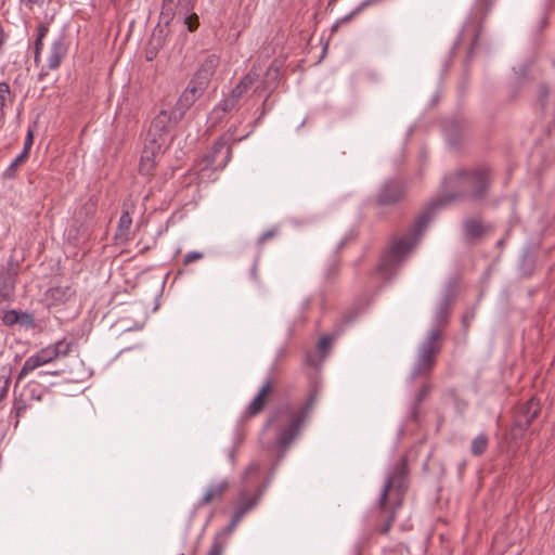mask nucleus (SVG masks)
<instances>
[{
  "label": "nucleus",
  "mask_w": 555,
  "mask_h": 555,
  "mask_svg": "<svg viewBox=\"0 0 555 555\" xmlns=\"http://www.w3.org/2000/svg\"><path fill=\"white\" fill-rule=\"evenodd\" d=\"M473 317H474V315H470V317L468 318L467 315H465V317L463 318V322H464V324H465V325H467L468 321H469L470 319H473Z\"/></svg>",
  "instance_id": "37998d69"
},
{
  "label": "nucleus",
  "mask_w": 555,
  "mask_h": 555,
  "mask_svg": "<svg viewBox=\"0 0 555 555\" xmlns=\"http://www.w3.org/2000/svg\"><path fill=\"white\" fill-rule=\"evenodd\" d=\"M183 117L184 115L176 107L171 111L162 109L151 122L149 137L158 141L163 134L168 133L178 125Z\"/></svg>",
  "instance_id": "1a4fd4ad"
},
{
  "label": "nucleus",
  "mask_w": 555,
  "mask_h": 555,
  "mask_svg": "<svg viewBox=\"0 0 555 555\" xmlns=\"http://www.w3.org/2000/svg\"><path fill=\"white\" fill-rule=\"evenodd\" d=\"M162 143L156 139H151L142 151L139 171L143 176L152 175L160 155Z\"/></svg>",
  "instance_id": "ddd939ff"
},
{
  "label": "nucleus",
  "mask_w": 555,
  "mask_h": 555,
  "mask_svg": "<svg viewBox=\"0 0 555 555\" xmlns=\"http://www.w3.org/2000/svg\"><path fill=\"white\" fill-rule=\"evenodd\" d=\"M75 291L69 285L50 287L44 294V302L49 308H56L73 300Z\"/></svg>",
  "instance_id": "f3484780"
},
{
  "label": "nucleus",
  "mask_w": 555,
  "mask_h": 555,
  "mask_svg": "<svg viewBox=\"0 0 555 555\" xmlns=\"http://www.w3.org/2000/svg\"><path fill=\"white\" fill-rule=\"evenodd\" d=\"M261 496V490L258 493L240 490L237 498L233 502L232 519L224 529L215 535L207 555L224 554L229 535L233 532L244 516L258 505Z\"/></svg>",
  "instance_id": "20e7f679"
},
{
  "label": "nucleus",
  "mask_w": 555,
  "mask_h": 555,
  "mask_svg": "<svg viewBox=\"0 0 555 555\" xmlns=\"http://www.w3.org/2000/svg\"><path fill=\"white\" fill-rule=\"evenodd\" d=\"M318 400V389L312 388L305 403L294 405L285 404L268 420V425L275 430L276 444L281 454L285 453L289 444L297 438L300 427L309 417Z\"/></svg>",
  "instance_id": "f03ea898"
},
{
  "label": "nucleus",
  "mask_w": 555,
  "mask_h": 555,
  "mask_svg": "<svg viewBox=\"0 0 555 555\" xmlns=\"http://www.w3.org/2000/svg\"><path fill=\"white\" fill-rule=\"evenodd\" d=\"M235 127H231L224 132L214 144L211 150L205 155L204 168H211L214 170L223 169L232 157V147L237 142L243 141L248 137V133L241 138H235Z\"/></svg>",
  "instance_id": "423d86ee"
},
{
  "label": "nucleus",
  "mask_w": 555,
  "mask_h": 555,
  "mask_svg": "<svg viewBox=\"0 0 555 555\" xmlns=\"http://www.w3.org/2000/svg\"><path fill=\"white\" fill-rule=\"evenodd\" d=\"M52 375H59L60 373L57 371L51 372Z\"/></svg>",
  "instance_id": "c03bdc74"
},
{
  "label": "nucleus",
  "mask_w": 555,
  "mask_h": 555,
  "mask_svg": "<svg viewBox=\"0 0 555 555\" xmlns=\"http://www.w3.org/2000/svg\"><path fill=\"white\" fill-rule=\"evenodd\" d=\"M406 488V462L402 459L388 475L378 499L380 517L385 518V525L379 529L380 533L386 534L390 530L396 519V513L402 506Z\"/></svg>",
  "instance_id": "7ed1b4c3"
},
{
  "label": "nucleus",
  "mask_w": 555,
  "mask_h": 555,
  "mask_svg": "<svg viewBox=\"0 0 555 555\" xmlns=\"http://www.w3.org/2000/svg\"><path fill=\"white\" fill-rule=\"evenodd\" d=\"M205 90L206 88L190 80L188 87L178 99L175 107L185 115L186 111L203 95Z\"/></svg>",
  "instance_id": "a211bd4d"
},
{
  "label": "nucleus",
  "mask_w": 555,
  "mask_h": 555,
  "mask_svg": "<svg viewBox=\"0 0 555 555\" xmlns=\"http://www.w3.org/2000/svg\"><path fill=\"white\" fill-rule=\"evenodd\" d=\"M494 2L495 0H476L470 12L472 23L482 24Z\"/></svg>",
  "instance_id": "393cba45"
},
{
  "label": "nucleus",
  "mask_w": 555,
  "mask_h": 555,
  "mask_svg": "<svg viewBox=\"0 0 555 555\" xmlns=\"http://www.w3.org/2000/svg\"><path fill=\"white\" fill-rule=\"evenodd\" d=\"M271 391L272 383L268 380L262 385L257 396L253 399V401L249 403L247 408V412L250 416L257 415L263 410L267 402V397L270 395Z\"/></svg>",
  "instance_id": "5701e85b"
},
{
  "label": "nucleus",
  "mask_w": 555,
  "mask_h": 555,
  "mask_svg": "<svg viewBox=\"0 0 555 555\" xmlns=\"http://www.w3.org/2000/svg\"><path fill=\"white\" fill-rule=\"evenodd\" d=\"M219 65V59L215 54L207 55L201 63L192 77V81L207 89L216 68Z\"/></svg>",
  "instance_id": "dca6fc26"
},
{
  "label": "nucleus",
  "mask_w": 555,
  "mask_h": 555,
  "mask_svg": "<svg viewBox=\"0 0 555 555\" xmlns=\"http://www.w3.org/2000/svg\"><path fill=\"white\" fill-rule=\"evenodd\" d=\"M49 33V27L47 24H40L37 28V38L35 41V53H34V62L36 65L40 63L41 60V51L43 48V39Z\"/></svg>",
  "instance_id": "a878e982"
},
{
  "label": "nucleus",
  "mask_w": 555,
  "mask_h": 555,
  "mask_svg": "<svg viewBox=\"0 0 555 555\" xmlns=\"http://www.w3.org/2000/svg\"><path fill=\"white\" fill-rule=\"evenodd\" d=\"M259 73L255 66L238 81V83L230 91L228 96L219 102L215 108V113H230L236 108L241 100L247 94L254 83L258 80Z\"/></svg>",
  "instance_id": "6e6552de"
},
{
  "label": "nucleus",
  "mask_w": 555,
  "mask_h": 555,
  "mask_svg": "<svg viewBox=\"0 0 555 555\" xmlns=\"http://www.w3.org/2000/svg\"><path fill=\"white\" fill-rule=\"evenodd\" d=\"M46 75V73H43V69L41 70V73L39 74L40 78Z\"/></svg>",
  "instance_id": "a18cd8bd"
},
{
  "label": "nucleus",
  "mask_w": 555,
  "mask_h": 555,
  "mask_svg": "<svg viewBox=\"0 0 555 555\" xmlns=\"http://www.w3.org/2000/svg\"><path fill=\"white\" fill-rule=\"evenodd\" d=\"M203 258V254L199 253V251H191L189 254L185 255L184 257V260H183V263L184 264H190L196 260H199Z\"/></svg>",
  "instance_id": "e433bc0d"
},
{
  "label": "nucleus",
  "mask_w": 555,
  "mask_h": 555,
  "mask_svg": "<svg viewBox=\"0 0 555 555\" xmlns=\"http://www.w3.org/2000/svg\"><path fill=\"white\" fill-rule=\"evenodd\" d=\"M227 479L208 485L203 493L202 499L197 502V507L208 505L212 502L221 501L229 489Z\"/></svg>",
  "instance_id": "6ab92c4d"
},
{
  "label": "nucleus",
  "mask_w": 555,
  "mask_h": 555,
  "mask_svg": "<svg viewBox=\"0 0 555 555\" xmlns=\"http://www.w3.org/2000/svg\"><path fill=\"white\" fill-rule=\"evenodd\" d=\"M379 1L380 0H364L354 10H352L349 14H347L345 17H343L341 22H349V21H351L354 16L360 14L365 8H367V7L372 5V4H375V3L379 2Z\"/></svg>",
  "instance_id": "473e14b6"
},
{
  "label": "nucleus",
  "mask_w": 555,
  "mask_h": 555,
  "mask_svg": "<svg viewBox=\"0 0 555 555\" xmlns=\"http://www.w3.org/2000/svg\"><path fill=\"white\" fill-rule=\"evenodd\" d=\"M489 439L487 435L479 434L477 437H475L470 444V452L474 456H480L482 455L487 448H488Z\"/></svg>",
  "instance_id": "bb28decb"
},
{
  "label": "nucleus",
  "mask_w": 555,
  "mask_h": 555,
  "mask_svg": "<svg viewBox=\"0 0 555 555\" xmlns=\"http://www.w3.org/2000/svg\"><path fill=\"white\" fill-rule=\"evenodd\" d=\"M22 3H25L29 9L34 5L41 7L44 3V0H20Z\"/></svg>",
  "instance_id": "58836bf2"
},
{
  "label": "nucleus",
  "mask_w": 555,
  "mask_h": 555,
  "mask_svg": "<svg viewBox=\"0 0 555 555\" xmlns=\"http://www.w3.org/2000/svg\"><path fill=\"white\" fill-rule=\"evenodd\" d=\"M33 143H34V134H33L31 130H28L22 152H25L29 156V151L33 146Z\"/></svg>",
  "instance_id": "4c0bfd02"
},
{
  "label": "nucleus",
  "mask_w": 555,
  "mask_h": 555,
  "mask_svg": "<svg viewBox=\"0 0 555 555\" xmlns=\"http://www.w3.org/2000/svg\"><path fill=\"white\" fill-rule=\"evenodd\" d=\"M67 43L63 37L55 39L50 47L49 55L47 59V68L55 70L60 67L62 61L67 54Z\"/></svg>",
  "instance_id": "412c9836"
},
{
  "label": "nucleus",
  "mask_w": 555,
  "mask_h": 555,
  "mask_svg": "<svg viewBox=\"0 0 555 555\" xmlns=\"http://www.w3.org/2000/svg\"><path fill=\"white\" fill-rule=\"evenodd\" d=\"M13 96L11 94L10 86L2 81L0 82V115L3 117L5 108L9 104H12Z\"/></svg>",
  "instance_id": "cd10ccee"
},
{
  "label": "nucleus",
  "mask_w": 555,
  "mask_h": 555,
  "mask_svg": "<svg viewBox=\"0 0 555 555\" xmlns=\"http://www.w3.org/2000/svg\"><path fill=\"white\" fill-rule=\"evenodd\" d=\"M17 270L9 267L0 273V304L11 299L16 283Z\"/></svg>",
  "instance_id": "aec40b11"
},
{
  "label": "nucleus",
  "mask_w": 555,
  "mask_h": 555,
  "mask_svg": "<svg viewBox=\"0 0 555 555\" xmlns=\"http://www.w3.org/2000/svg\"><path fill=\"white\" fill-rule=\"evenodd\" d=\"M73 349V341H68L66 339H61L55 341L54 344H50L44 348H41L36 353L29 356L17 376V380H22L33 371L50 364L59 359H64L67 357Z\"/></svg>",
  "instance_id": "39448f33"
},
{
  "label": "nucleus",
  "mask_w": 555,
  "mask_h": 555,
  "mask_svg": "<svg viewBox=\"0 0 555 555\" xmlns=\"http://www.w3.org/2000/svg\"><path fill=\"white\" fill-rule=\"evenodd\" d=\"M29 156L25 152H21L14 160L4 170L3 177L5 179H13L16 176L17 168L23 165Z\"/></svg>",
  "instance_id": "c85d7f7f"
},
{
  "label": "nucleus",
  "mask_w": 555,
  "mask_h": 555,
  "mask_svg": "<svg viewBox=\"0 0 555 555\" xmlns=\"http://www.w3.org/2000/svg\"><path fill=\"white\" fill-rule=\"evenodd\" d=\"M440 337L441 333L439 330L430 331L420 349L417 361L413 369V376L425 375L434 367L436 356L440 351V346L438 344Z\"/></svg>",
  "instance_id": "0eeeda50"
},
{
  "label": "nucleus",
  "mask_w": 555,
  "mask_h": 555,
  "mask_svg": "<svg viewBox=\"0 0 555 555\" xmlns=\"http://www.w3.org/2000/svg\"><path fill=\"white\" fill-rule=\"evenodd\" d=\"M132 217L130 212V206L124 205L122 212L119 217L117 230L115 233V240L121 243L132 240L131 237Z\"/></svg>",
  "instance_id": "4be33fe9"
},
{
  "label": "nucleus",
  "mask_w": 555,
  "mask_h": 555,
  "mask_svg": "<svg viewBox=\"0 0 555 555\" xmlns=\"http://www.w3.org/2000/svg\"><path fill=\"white\" fill-rule=\"evenodd\" d=\"M10 385V377L8 375L0 376V399L7 396Z\"/></svg>",
  "instance_id": "f704fd0d"
},
{
  "label": "nucleus",
  "mask_w": 555,
  "mask_h": 555,
  "mask_svg": "<svg viewBox=\"0 0 555 555\" xmlns=\"http://www.w3.org/2000/svg\"><path fill=\"white\" fill-rule=\"evenodd\" d=\"M405 194L404 185L398 180L386 181L377 195L379 205H391L398 203Z\"/></svg>",
  "instance_id": "4468645a"
},
{
  "label": "nucleus",
  "mask_w": 555,
  "mask_h": 555,
  "mask_svg": "<svg viewBox=\"0 0 555 555\" xmlns=\"http://www.w3.org/2000/svg\"><path fill=\"white\" fill-rule=\"evenodd\" d=\"M195 0H163L160 18L168 25L177 15L193 11Z\"/></svg>",
  "instance_id": "f8f14e48"
},
{
  "label": "nucleus",
  "mask_w": 555,
  "mask_h": 555,
  "mask_svg": "<svg viewBox=\"0 0 555 555\" xmlns=\"http://www.w3.org/2000/svg\"><path fill=\"white\" fill-rule=\"evenodd\" d=\"M229 457H230V461L234 464L235 462V454H234V450H231L230 453H229Z\"/></svg>",
  "instance_id": "79ce46f5"
},
{
  "label": "nucleus",
  "mask_w": 555,
  "mask_h": 555,
  "mask_svg": "<svg viewBox=\"0 0 555 555\" xmlns=\"http://www.w3.org/2000/svg\"><path fill=\"white\" fill-rule=\"evenodd\" d=\"M413 246L414 245H390L377 266V273L383 279H388L392 273V269L409 254Z\"/></svg>",
  "instance_id": "9b49d317"
},
{
  "label": "nucleus",
  "mask_w": 555,
  "mask_h": 555,
  "mask_svg": "<svg viewBox=\"0 0 555 555\" xmlns=\"http://www.w3.org/2000/svg\"><path fill=\"white\" fill-rule=\"evenodd\" d=\"M540 413L539 401L530 398L517 411L515 416V426L521 430H526Z\"/></svg>",
  "instance_id": "2eb2a0df"
},
{
  "label": "nucleus",
  "mask_w": 555,
  "mask_h": 555,
  "mask_svg": "<svg viewBox=\"0 0 555 555\" xmlns=\"http://www.w3.org/2000/svg\"><path fill=\"white\" fill-rule=\"evenodd\" d=\"M333 340H334V337L331 336V335H325L323 337L320 338L319 343H318V348L319 350L325 356L328 350L331 349L332 347V344H333Z\"/></svg>",
  "instance_id": "72a5a7b5"
},
{
  "label": "nucleus",
  "mask_w": 555,
  "mask_h": 555,
  "mask_svg": "<svg viewBox=\"0 0 555 555\" xmlns=\"http://www.w3.org/2000/svg\"><path fill=\"white\" fill-rule=\"evenodd\" d=\"M176 17L181 18L182 23L191 33L195 31L199 26L198 16L193 11L185 15H177Z\"/></svg>",
  "instance_id": "7c9ffc66"
},
{
  "label": "nucleus",
  "mask_w": 555,
  "mask_h": 555,
  "mask_svg": "<svg viewBox=\"0 0 555 555\" xmlns=\"http://www.w3.org/2000/svg\"><path fill=\"white\" fill-rule=\"evenodd\" d=\"M490 183L491 171L485 166L461 169L446 177L442 184V194L431 201L416 216L404 234L392 243H416L422 240L439 208L464 197L481 199L485 197Z\"/></svg>",
  "instance_id": "f257e3e1"
},
{
  "label": "nucleus",
  "mask_w": 555,
  "mask_h": 555,
  "mask_svg": "<svg viewBox=\"0 0 555 555\" xmlns=\"http://www.w3.org/2000/svg\"><path fill=\"white\" fill-rule=\"evenodd\" d=\"M469 24H472L473 27H474V34H478L479 35V28H480L481 24L472 23L470 18H469L468 24H466V27H469Z\"/></svg>",
  "instance_id": "ea45409f"
},
{
  "label": "nucleus",
  "mask_w": 555,
  "mask_h": 555,
  "mask_svg": "<svg viewBox=\"0 0 555 555\" xmlns=\"http://www.w3.org/2000/svg\"><path fill=\"white\" fill-rule=\"evenodd\" d=\"M477 40H478V34H474V39H473L470 50H473L474 46L477 43ZM468 54H472V51H468Z\"/></svg>",
  "instance_id": "a19ab883"
},
{
  "label": "nucleus",
  "mask_w": 555,
  "mask_h": 555,
  "mask_svg": "<svg viewBox=\"0 0 555 555\" xmlns=\"http://www.w3.org/2000/svg\"><path fill=\"white\" fill-rule=\"evenodd\" d=\"M491 230V227L482 223L477 219H467L464 222V231L470 238H487V233Z\"/></svg>",
  "instance_id": "b1692460"
},
{
  "label": "nucleus",
  "mask_w": 555,
  "mask_h": 555,
  "mask_svg": "<svg viewBox=\"0 0 555 555\" xmlns=\"http://www.w3.org/2000/svg\"><path fill=\"white\" fill-rule=\"evenodd\" d=\"M278 236V229L272 228L270 230L264 231L261 236L259 237V243H263L269 240H273Z\"/></svg>",
  "instance_id": "c9c22d12"
},
{
  "label": "nucleus",
  "mask_w": 555,
  "mask_h": 555,
  "mask_svg": "<svg viewBox=\"0 0 555 555\" xmlns=\"http://www.w3.org/2000/svg\"><path fill=\"white\" fill-rule=\"evenodd\" d=\"M449 309H450V300L448 298H444L440 302L438 310L436 312V321L439 325H442L447 322Z\"/></svg>",
  "instance_id": "2f4dec72"
},
{
  "label": "nucleus",
  "mask_w": 555,
  "mask_h": 555,
  "mask_svg": "<svg viewBox=\"0 0 555 555\" xmlns=\"http://www.w3.org/2000/svg\"><path fill=\"white\" fill-rule=\"evenodd\" d=\"M270 480L264 477L263 467L259 462H251L244 470L241 478V490L258 493L260 490L262 494Z\"/></svg>",
  "instance_id": "9d476101"
},
{
  "label": "nucleus",
  "mask_w": 555,
  "mask_h": 555,
  "mask_svg": "<svg viewBox=\"0 0 555 555\" xmlns=\"http://www.w3.org/2000/svg\"><path fill=\"white\" fill-rule=\"evenodd\" d=\"M26 313H18L16 310H9L3 314L2 321L5 325L12 326L16 323H24V319H28Z\"/></svg>",
  "instance_id": "c756f323"
}]
</instances>
